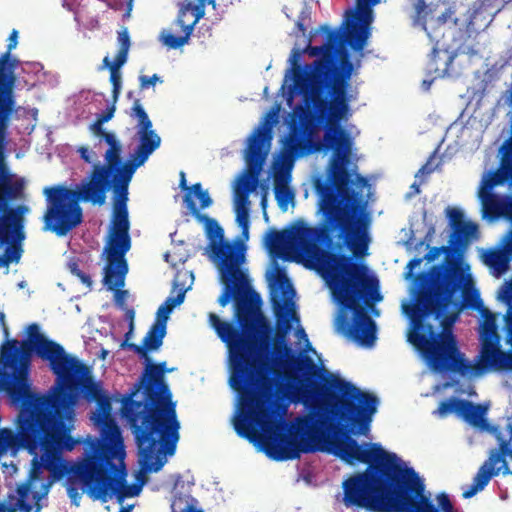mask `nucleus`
Masks as SVG:
<instances>
[{"label": "nucleus", "instance_id": "obj_1", "mask_svg": "<svg viewBox=\"0 0 512 512\" xmlns=\"http://www.w3.org/2000/svg\"><path fill=\"white\" fill-rule=\"evenodd\" d=\"M294 294L286 274L278 271L271 295L277 326L275 362L284 369L290 401L312 407L307 415L296 417L287 431L278 430L279 418L287 406L277 402L274 381L267 375L271 366L256 358L260 345L269 346L268 338L259 343L258 336H261L256 316L254 329L248 332L229 322L216 330L229 349L230 385L239 396V415L234 421V429L250 442L256 441L258 429L267 433L262 448L275 461L295 460L302 453L324 451L322 442L329 446L328 436L335 434L337 426L357 428L360 434L366 435L378 405L375 395L332 374L323 376L309 356L295 355L285 343V335L290 329L288 306Z\"/></svg>", "mask_w": 512, "mask_h": 512}, {"label": "nucleus", "instance_id": "obj_2", "mask_svg": "<svg viewBox=\"0 0 512 512\" xmlns=\"http://www.w3.org/2000/svg\"><path fill=\"white\" fill-rule=\"evenodd\" d=\"M350 434L358 430L341 425L329 437L330 451L349 465L368 464V468L342 483L346 507L377 512H439L424 496V484L411 467L404 466L396 454L380 444L359 445Z\"/></svg>", "mask_w": 512, "mask_h": 512}, {"label": "nucleus", "instance_id": "obj_3", "mask_svg": "<svg viewBox=\"0 0 512 512\" xmlns=\"http://www.w3.org/2000/svg\"><path fill=\"white\" fill-rule=\"evenodd\" d=\"M171 371L165 361H146L138 382L122 400V415L133 430L145 473L158 472L166 462L165 453L173 454L179 440L176 404L165 382Z\"/></svg>", "mask_w": 512, "mask_h": 512}, {"label": "nucleus", "instance_id": "obj_4", "mask_svg": "<svg viewBox=\"0 0 512 512\" xmlns=\"http://www.w3.org/2000/svg\"><path fill=\"white\" fill-rule=\"evenodd\" d=\"M288 93L290 99L296 95L302 96L303 105H298L294 109L300 123L291 125L289 134L282 142L281 150L298 158L320 151L323 147L333 150L327 180L317 179L315 191L319 198H322V190L324 191L326 186L334 200L342 201L346 208H353L355 195L348 187L351 180L346 167L353 139L340 124L351 115L350 104L346 103V110L340 116H334L330 104L331 97L325 95L326 104L322 107L308 100L306 92L295 84L289 85Z\"/></svg>", "mask_w": 512, "mask_h": 512}, {"label": "nucleus", "instance_id": "obj_5", "mask_svg": "<svg viewBox=\"0 0 512 512\" xmlns=\"http://www.w3.org/2000/svg\"><path fill=\"white\" fill-rule=\"evenodd\" d=\"M322 198H319L320 211L323 214V223L311 227L299 221L290 230H270L265 238L266 246L271 253L280 254L283 251L306 258L325 277L347 255L324 249L320 244H329L331 233L339 230V238L356 258L367 255L369 237V219L366 215L357 217L354 223H348L342 212L345 206L342 201L332 198L331 191L324 187Z\"/></svg>", "mask_w": 512, "mask_h": 512}, {"label": "nucleus", "instance_id": "obj_6", "mask_svg": "<svg viewBox=\"0 0 512 512\" xmlns=\"http://www.w3.org/2000/svg\"><path fill=\"white\" fill-rule=\"evenodd\" d=\"M320 29L326 34V41L320 46L309 45L306 49L310 56L318 57L312 67L299 65L301 52L293 49L290 57L292 84L302 88L308 100L318 105L326 104L325 95L331 97L333 115L340 116L346 110V103L350 104L347 89L352 72V64L349 61L343 63L342 71L335 66L339 46L346 42L345 31L341 33L327 25L321 26Z\"/></svg>", "mask_w": 512, "mask_h": 512}, {"label": "nucleus", "instance_id": "obj_7", "mask_svg": "<svg viewBox=\"0 0 512 512\" xmlns=\"http://www.w3.org/2000/svg\"><path fill=\"white\" fill-rule=\"evenodd\" d=\"M26 334L25 340H7L0 346V389L17 408L34 393L29 381L33 353L47 361L53 373L62 372L71 364V355L59 343L46 338L37 323L29 324Z\"/></svg>", "mask_w": 512, "mask_h": 512}, {"label": "nucleus", "instance_id": "obj_8", "mask_svg": "<svg viewBox=\"0 0 512 512\" xmlns=\"http://www.w3.org/2000/svg\"><path fill=\"white\" fill-rule=\"evenodd\" d=\"M13 116L0 114V268L19 263L26 238V216L30 207L26 204L28 181L11 171L7 162L9 127Z\"/></svg>", "mask_w": 512, "mask_h": 512}, {"label": "nucleus", "instance_id": "obj_9", "mask_svg": "<svg viewBox=\"0 0 512 512\" xmlns=\"http://www.w3.org/2000/svg\"><path fill=\"white\" fill-rule=\"evenodd\" d=\"M468 270L467 264L459 266L457 260H452L446 269L435 267L434 281L437 288L418 290L414 303L403 307L411 322V331L408 335L410 343L411 337L416 333L424 337L437 336L438 333L434 331L432 324L425 322V319L429 316H434L436 320L441 319L456 292L461 291L464 306L474 309L483 306L479 292L473 288Z\"/></svg>", "mask_w": 512, "mask_h": 512}, {"label": "nucleus", "instance_id": "obj_10", "mask_svg": "<svg viewBox=\"0 0 512 512\" xmlns=\"http://www.w3.org/2000/svg\"><path fill=\"white\" fill-rule=\"evenodd\" d=\"M325 278L340 304L353 312L352 322L347 324L345 334L363 346H372L377 327L362 303L369 305L370 302L382 300L377 278L368 275L366 265L354 262L348 255Z\"/></svg>", "mask_w": 512, "mask_h": 512}, {"label": "nucleus", "instance_id": "obj_11", "mask_svg": "<svg viewBox=\"0 0 512 512\" xmlns=\"http://www.w3.org/2000/svg\"><path fill=\"white\" fill-rule=\"evenodd\" d=\"M453 314L441 321L442 331L436 337L414 334L411 344L421 352L430 367L436 372H450L462 376L480 375L488 369L512 371V351H502L496 344H483L480 362L472 364L460 351L452 331V324L457 319Z\"/></svg>", "mask_w": 512, "mask_h": 512}, {"label": "nucleus", "instance_id": "obj_12", "mask_svg": "<svg viewBox=\"0 0 512 512\" xmlns=\"http://www.w3.org/2000/svg\"><path fill=\"white\" fill-rule=\"evenodd\" d=\"M136 169L123 164L118 172L110 178L113 189L112 219L108 241L104 247L106 265L104 266L103 284L108 290L116 291V303L123 305L126 291L118 290L124 286L128 272L126 253L131 248L129 235L130 222L128 217V187Z\"/></svg>", "mask_w": 512, "mask_h": 512}, {"label": "nucleus", "instance_id": "obj_13", "mask_svg": "<svg viewBox=\"0 0 512 512\" xmlns=\"http://www.w3.org/2000/svg\"><path fill=\"white\" fill-rule=\"evenodd\" d=\"M116 449L111 445L90 442V450L71 466V472L79 478L89 496L106 502L116 495L118 501L137 496L146 478L142 472L137 475L139 483L127 484L125 465L118 469L113 460Z\"/></svg>", "mask_w": 512, "mask_h": 512}, {"label": "nucleus", "instance_id": "obj_14", "mask_svg": "<svg viewBox=\"0 0 512 512\" xmlns=\"http://www.w3.org/2000/svg\"><path fill=\"white\" fill-rule=\"evenodd\" d=\"M42 194L45 198L42 229L57 237L67 236L83 223L81 202L103 205L106 201V193L90 181L74 188L66 184L46 186Z\"/></svg>", "mask_w": 512, "mask_h": 512}, {"label": "nucleus", "instance_id": "obj_15", "mask_svg": "<svg viewBox=\"0 0 512 512\" xmlns=\"http://www.w3.org/2000/svg\"><path fill=\"white\" fill-rule=\"evenodd\" d=\"M213 255L219 260L221 280L224 285L218 303L224 307L231 299L235 300V316L244 332L254 329L255 312L248 295H258L252 290L247 274L240 265L245 260L243 246L233 243L213 245Z\"/></svg>", "mask_w": 512, "mask_h": 512}, {"label": "nucleus", "instance_id": "obj_16", "mask_svg": "<svg viewBox=\"0 0 512 512\" xmlns=\"http://www.w3.org/2000/svg\"><path fill=\"white\" fill-rule=\"evenodd\" d=\"M271 139L270 131L263 127L257 128L248 138L245 161L250 179H243V187L238 186L235 190L236 222L244 239L249 237V194L255 188L257 177L269 152Z\"/></svg>", "mask_w": 512, "mask_h": 512}, {"label": "nucleus", "instance_id": "obj_17", "mask_svg": "<svg viewBox=\"0 0 512 512\" xmlns=\"http://www.w3.org/2000/svg\"><path fill=\"white\" fill-rule=\"evenodd\" d=\"M438 412L442 416L455 413L470 425L487 431L495 438L497 446H500L501 441L507 437V424L505 427L489 424L485 419L487 408L481 404H474L465 399L451 397L439 404Z\"/></svg>", "mask_w": 512, "mask_h": 512}, {"label": "nucleus", "instance_id": "obj_18", "mask_svg": "<svg viewBox=\"0 0 512 512\" xmlns=\"http://www.w3.org/2000/svg\"><path fill=\"white\" fill-rule=\"evenodd\" d=\"M206 5L216 6V0H197L196 4L185 1L179 9L175 23L181 27L182 36H175L171 33L162 35L163 43L172 49H177L187 44L194 31L195 25L205 15Z\"/></svg>", "mask_w": 512, "mask_h": 512}, {"label": "nucleus", "instance_id": "obj_19", "mask_svg": "<svg viewBox=\"0 0 512 512\" xmlns=\"http://www.w3.org/2000/svg\"><path fill=\"white\" fill-rule=\"evenodd\" d=\"M20 60L12 55V52L5 51L0 55V114L11 115L17 112V99L15 88L18 78V67Z\"/></svg>", "mask_w": 512, "mask_h": 512}, {"label": "nucleus", "instance_id": "obj_20", "mask_svg": "<svg viewBox=\"0 0 512 512\" xmlns=\"http://www.w3.org/2000/svg\"><path fill=\"white\" fill-rule=\"evenodd\" d=\"M103 140L109 145V148L104 155L106 166H94L90 182L99 189H102L104 193H107L112 185L110 180L111 174L118 172L123 166L120 158L122 145L112 132L110 134H105V138H103Z\"/></svg>", "mask_w": 512, "mask_h": 512}, {"label": "nucleus", "instance_id": "obj_21", "mask_svg": "<svg viewBox=\"0 0 512 512\" xmlns=\"http://www.w3.org/2000/svg\"><path fill=\"white\" fill-rule=\"evenodd\" d=\"M356 21L345 30V41L354 50L361 51L371 35L370 25L373 21L371 6H357Z\"/></svg>", "mask_w": 512, "mask_h": 512}, {"label": "nucleus", "instance_id": "obj_22", "mask_svg": "<svg viewBox=\"0 0 512 512\" xmlns=\"http://www.w3.org/2000/svg\"><path fill=\"white\" fill-rule=\"evenodd\" d=\"M441 253H445L444 261L441 264L433 265L430 268L429 272H422L418 275L417 279L419 281V290L437 288V284L434 281V276L436 275L434 271L435 267H443L444 269H446V266H448L452 260H457L459 266H464L466 264L463 262V260H461L458 254L455 253V249L452 247L450 243L447 246L431 248L425 254L424 259H426L428 262L434 261Z\"/></svg>", "mask_w": 512, "mask_h": 512}, {"label": "nucleus", "instance_id": "obj_23", "mask_svg": "<svg viewBox=\"0 0 512 512\" xmlns=\"http://www.w3.org/2000/svg\"><path fill=\"white\" fill-rule=\"evenodd\" d=\"M137 134L139 143L134 152L130 155V159L124 163L136 170L144 165L149 156L161 145L160 136L152 128L138 130Z\"/></svg>", "mask_w": 512, "mask_h": 512}, {"label": "nucleus", "instance_id": "obj_24", "mask_svg": "<svg viewBox=\"0 0 512 512\" xmlns=\"http://www.w3.org/2000/svg\"><path fill=\"white\" fill-rule=\"evenodd\" d=\"M500 457L497 453H493L492 449L488 453V458L479 467L477 473L473 477L472 484L462 493L463 498L473 497L477 492L483 490L490 480L501 473L498 463Z\"/></svg>", "mask_w": 512, "mask_h": 512}, {"label": "nucleus", "instance_id": "obj_25", "mask_svg": "<svg viewBox=\"0 0 512 512\" xmlns=\"http://www.w3.org/2000/svg\"><path fill=\"white\" fill-rule=\"evenodd\" d=\"M508 181L512 183V139L506 141L502 147L499 169L482 181L479 192H492L494 187Z\"/></svg>", "mask_w": 512, "mask_h": 512}, {"label": "nucleus", "instance_id": "obj_26", "mask_svg": "<svg viewBox=\"0 0 512 512\" xmlns=\"http://www.w3.org/2000/svg\"><path fill=\"white\" fill-rule=\"evenodd\" d=\"M442 4H444L443 0H417L413 16L414 24L420 25L425 31H427L426 23L428 19L436 18L439 25L452 20V16L455 11L451 7H448L443 13L436 16L435 13Z\"/></svg>", "mask_w": 512, "mask_h": 512}, {"label": "nucleus", "instance_id": "obj_27", "mask_svg": "<svg viewBox=\"0 0 512 512\" xmlns=\"http://www.w3.org/2000/svg\"><path fill=\"white\" fill-rule=\"evenodd\" d=\"M165 335L166 324H164L163 321H155L143 338L142 345L134 343H125V345H127V349L135 352L140 358L149 362L150 357L148 355V351L158 350L163 344Z\"/></svg>", "mask_w": 512, "mask_h": 512}, {"label": "nucleus", "instance_id": "obj_28", "mask_svg": "<svg viewBox=\"0 0 512 512\" xmlns=\"http://www.w3.org/2000/svg\"><path fill=\"white\" fill-rule=\"evenodd\" d=\"M184 202L186 207L191 212V214L201 223L205 224V230L208 238L211 240V250L213 251L214 244H222L228 243L227 241H223L224 231L219 223L207 216L206 214L200 213L199 209L196 207L194 200H192L190 193H186L184 195Z\"/></svg>", "mask_w": 512, "mask_h": 512}, {"label": "nucleus", "instance_id": "obj_29", "mask_svg": "<svg viewBox=\"0 0 512 512\" xmlns=\"http://www.w3.org/2000/svg\"><path fill=\"white\" fill-rule=\"evenodd\" d=\"M102 437L105 440L104 442H100L98 440H95V441L98 442L100 445L107 444V445H111L112 447H115V449H116V457L115 458H118L122 462L125 457V452L123 449V439L121 436L120 428L118 427V425L115 423L114 420L106 419L104 421L103 427H102ZM92 441L93 440H89L87 442L88 447L85 449L84 454L90 450V442H92Z\"/></svg>", "mask_w": 512, "mask_h": 512}, {"label": "nucleus", "instance_id": "obj_30", "mask_svg": "<svg viewBox=\"0 0 512 512\" xmlns=\"http://www.w3.org/2000/svg\"><path fill=\"white\" fill-rule=\"evenodd\" d=\"M33 461H34V457L31 460V469H30L29 477H28L27 481L20 484L17 487L18 498H16L14 495H9V497H8L10 501L15 500L16 501L15 504L10 505V506L6 505L5 512H17V510H19L20 512H31L32 511V505L27 502V499H28L29 493L31 492L32 482L40 479L42 470L44 469V468H42L41 472L37 474V477L33 478L32 477V472H33V467H34Z\"/></svg>", "mask_w": 512, "mask_h": 512}, {"label": "nucleus", "instance_id": "obj_31", "mask_svg": "<svg viewBox=\"0 0 512 512\" xmlns=\"http://www.w3.org/2000/svg\"><path fill=\"white\" fill-rule=\"evenodd\" d=\"M478 228L475 222L464 221L453 230L449 243L455 249V253L458 254L461 260H463V254L467 247L468 240L477 235Z\"/></svg>", "mask_w": 512, "mask_h": 512}, {"label": "nucleus", "instance_id": "obj_32", "mask_svg": "<svg viewBox=\"0 0 512 512\" xmlns=\"http://www.w3.org/2000/svg\"><path fill=\"white\" fill-rule=\"evenodd\" d=\"M347 171L350 173V180L351 182L348 184V187L354 192V206L353 208H345V210L342 212V217L348 222V223H354L355 219L361 215H366L368 219H370L369 214L365 211V203H363L361 200H358V194L351 188V185L353 183H356L360 187H365L368 183L367 179L360 175L355 174V181L352 179V173L347 169ZM371 220H369L370 222Z\"/></svg>", "mask_w": 512, "mask_h": 512}, {"label": "nucleus", "instance_id": "obj_33", "mask_svg": "<svg viewBox=\"0 0 512 512\" xmlns=\"http://www.w3.org/2000/svg\"><path fill=\"white\" fill-rule=\"evenodd\" d=\"M493 453L500 457L498 463L503 475H512V422L507 423V437L501 441L500 446L492 448Z\"/></svg>", "mask_w": 512, "mask_h": 512}, {"label": "nucleus", "instance_id": "obj_34", "mask_svg": "<svg viewBox=\"0 0 512 512\" xmlns=\"http://www.w3.org/2000/svg\"><path fill=\"white\" fill-rule=\"evenodd\" d=\"M483 262L496 276L505 273L509 268V258L503 250L490 249L483 254Z\"/></svg>", "mask_w": 512, "mask_h": 512}, {"label": "nucleus", "instance_id": "obj_35", "mask_svg": "<svg viewBox=\"0 0 512 512\" xmlns=\"http://www.w3.org/2000/svg\"><path fill=\"white\" fill-rule=\"evenodd\" d=\"M282 177L281 173L274 174V194L278 206L285 211L289 202L293 201L294 193L288 187L290 180H283Z\"/></svg>", "mask_w": 512, "mask_h": 512}, {"label": "nucleus", "instance_id": "obj_36", "mask_svg": "<svg viewBox=\"0 0 512 512\" xmlns=\"http://www.w3.org/2000/svg\"><path fill=\"white\" fill-rule=\"evenodd\" d=\"M479 199L487 216L498 218L502 215L503 201L495 193L479 192Z\"/></svg>", "mask_w": 512, "mask_h": 512}, {"label": "nucleus", "instance_id": "obj_37", "mask_svg": "<svg viewBox=\"0 0 512 512\" xmlns=\"http://www.w3.org/2000/svg\"><path fill=\"white\" fill-rule=\"evenodd\" d=\"M189 289V287L185 288L184 286H182L177 295L176 296H170L168 298H166V300L164 301V303L158 308L157 310V319L156 321H163L164 324H166L168 318H169V315L170 313L172 312V310L183 303L184 299H185V294L187 292V290Z\"/></svg>", "mask_w": 512, "mask_h": 512}, {"label": "nucleus", "instance_id": "obj_38", "mask_svg": "<svg viewBox=\"0 0 512 512\" xmlns=\"http://www.w3.org/2000/svg\"><path fill=\"white\" fill-rule=\"evenodd\" d=\"M297 158V156H294L293 154L280 149L278 160L275 166V174L281 173V175H283V180H290V173L293 168L294 161Z\"/></svg>", "mask_w": 512, "mask_h": 512}, {"label": "nucleus", "instance_id": "obj_39", "mask_svg": "<svg viewBox=\"0 0 512 512\" xmlns=\"http://www.w3.org/2000/svg\"><path fill=\"white\" fill-rule=\"evenodd\" d=\"M124 61H119L114 59V64L111 67L110 72V82L112 84V97L114 100V103L118 100L120 92H121V85H122V77L120 68L125 64Z\"/></svg>", "mask_w": 512, "mask_h": 512}, {"label": "nucleus", "instance_id": "obj_40", "mask_svg": "<svg viewBox=\"0 0 512 512\" xmlns=\"http://www.w3.org/2000/svg\"><path fill=\"white\" fill-rule=\"evenodd\" d=\"M130 116L138 120V130L152 128V121L140 103L139 99H135L131 108Z\"/></svg>", "mask_w": 512, "mask_h": 512}, {"label": "nucleus", "instance_id": "obj_41", "mask_svg": "<svg viewBox=\"0 0 512 512\" xmlns=\"http://www.w3.org/2000/svg\"><path fill=\"white\" fill-rule=\"evenodd\" d=\"M118 42L120 44V48L114 59L126 62L130 48V36L126 28L118 32Z\"/></svg>", "mask_w": 512, "mask_h": 512}, {"label": "nucleus", "instance_id": "obj_42", "mask_svg": "<svg viewBox=\"0 0 512 512\" xmlns=\"http://www.w3.org/2000/svg\"><path fill=\"white\" fill-rule=\"evenodd\" d=\"M187 193H190L192 199L193 195L199 199L201 209H205L212 204V199L209 196L208 191L202 189L201 183L193 184Z\"/></svg>", "mask_w": 512, "mask_h": 512}, {"label": "nucleus", "instance_id": "obj_43", "mask_svg": "<svg viewBox=\"0 0 512 512\" xmlns=\"http://www.w3.org/2000/svg\"><path fill=\"white\" fill-rule=\"evenodd\" d=\"M67 266L70 273L79 278L83 284H85L88 287L92 285V280L90 276L79 268V265L76 261L69 262Z\"/></svg>", "mask_w": 512, "mask_h": 512}, {"label": "nucleus", "instance_id": "obj_44", "mask_svg": "<svg viewBox=\"0 0 512 512\" xmlns=\"http://www.w3.org/2000/svg\"><path fill=\"white\" fill-rule=\"evenodd\" d=\"M446 214L449 219L450 226L453 228V230L464 222V214L458 208L449 207L446 210Z\"/></svg>", "mask_w": 512, "mask_h": 512}, {"label": "nucleus", "instance_id": "obj_45", "mask_svg": "<svg viewBox=\"0 0 512 512\" xmlns=\"http://www.w3.org/2000/svg\"><path fill=\"white\" fill-rule=\"evenodd\" d=\"M62 463L65 465V469H66V472L62 476H60L59 478H56V477H54V475L51 472H50V474L52 475L53 479H55V480L62 478L65 474L71 475L69 477V485L67 487V492H68L69 497L71 499L75 500L76 497L78 496V488L73 485V481H72V477H75V475L70 471L71 467L70 468L67 467V464L63 458H62ZM76 478L79 480V478L77 476H76Z\"/></svg>", "mask_w": 512, "mask_h": 512}, {"label": "nucleus", "instance_id": "obj_46", "mask_svg": "<svg viewBox=\"0 0 512 512\" xmlns=\"http://www.w3.org/2000/svg\"><path fill=\"white\" fill-rule=\"evenodd\" d=\"M115 110H116V107H115V103L113 102V104L111 106H108L101 114L97 115L96 125L97 126L103 125L104 123L111 120L114 116Z\"/></svg>", "mask_w": 512, "mask_h": 512}, {"label": "nucleus", "instance_id": "obj_47", "mask_svg": "<svg viewBox=\"0 0 512 512\" xmlns=\"http://www.w3.org/2000/svg\"><path fill=\"white\" fill-rule=\"evenodd\" d=\"M157 82H162L160 77L157 74H153L152 76L141 75L139 76L140 89L145 90L150 86L155 85Z\"/></svg>", "mask_w": 512, "mask_h": 512}, {"label": "nucleus", "instance_id": "obj_48", "mask_svg": "<svg viewBox=\"0 0 512 512\" xmlns=\"http://www.w3.org/2000/svg\"><path fill=\"white\" fill-rule=\"evenodd\" d=\"M94 402H96L99 411L103 414H109L111 410V402L105 392L102 393Z\"/></svg>", "mask_w": 512, "mask_h": 512}, {"label": "nucleus", "instance_id": "obj_49", "mask_svg": "<svg viewBox=\"0 0 512 512\" xmlns=\"http://www.w3.org/2000/svg\"><path fill=\"white\" fill-rule=\"evenodd\" d=\"M437 500L443 512H454L453 504L446 493L439 494Z\"/></svg>", "mask_w": 512, "mask_h": 512}, {"label": "nucleus", "instance_id": "obj_50", "mask_svg": "<svg viewBox=\"0 0 512 512\" xmlns=\"http://www.w3.org/2000/svg\"><path fill=\"white\" fill-rule=\"evenodd\" d=\"M512 221V197H507L503 200L502 215Z\"/></svg>", "mask_w": 512, "mask_h": 512}, {"label": "nucleus", "instance_id": "obj_51", "mask_svg": "<svg viewBox=\"0 0 512 512\" xmlns=\"http://www.w3.org/2000/svg\"><path fill=\"white\" fill-rule=\"evenodd\" d=\"M208 320H209V324H210V326H211L215 331H216V330H218V329L221 327V325H223V324L225 323V321H222V320L220 319V317H219L217 314L212 313V312H211V313H209V315H208Z\"/></svg>", "mask_w": 512, "mask_h": 512}, {"label": "nucleus", "instance_id": "obj_52", "mask_svg": "<svg viewBox=\"0 0 512 512\" xmlns=\"http://www.w3.org/2000/svg\"><path fill=\"white\" fill-rule=\"evenodd\" d=\"M18 44V31L13 29L8 38L6 51L12 52Z\"/></svg>", "mask_w": 512, "mask_h": 512}, {"label": "nucleus", "instance_id": "obj_53", "mask_svg": "<svg viewBox=\"0 0 512 512\" xmlns=\"http://www.w3.org/2000/svg\"><path fill=\"white\" fill-rule=\"evenodd\" d=\"M505 298L508 302H512V280L507 284L506 290H505ZM507 321H512V306L510 307L508 313H507Z\"/></svg>", "mask_w": 512, "mask_h": 512}, {"label": "nucleus", "instance_id": "obj_54", "mask_svg": "<svg viewBox=\"0 0 512 512\" xmlns=\"http://www.w3.org/2000/svg\"><path fill=\"white\" fill-rule=\"evenodd\" d=\"M5 318H6L5 313L0 312V327L2 329L3 336L5 337V341H7V340H10L9 339L10 333H9V328L6 324Z\"/></svg>", "mask_w": 512, "mask_h": 512}, {"label": "nucleus", "instance_id": "obj_55", "mask_svg": "<svg viewBox=\"0 0 512 512\" xmlns=\"http://www.w3.org/2000/svg\"><path fill=\"white\" fill-rule=\"evenodd\" d=\"M78 152L80 153L81 158L85 162H87V163H91L92 162L91 151L87 147H80L78 149Z\"/></svg>", "mask_w": 512, "mask_h": 512}, {"label": "nucleus", "instance_id": "obj_56", "mask_svg": "<svg viewBox=\"0 0 512 512\" xmlns=\"http://www.w3.org/2000/svg\"><path fill=\"white\" fill-rule=\"evenodd\" d=\"M434 154L430 157V159L419 169V173L421 174H430L434 171V168L431 166V160Z\"/></svg>", "mask_w": 512, "mask_h": 512}, {"label": "nucleus", "instance_id": "obj_57", "mask_svg": "<svg viewBox=\"0 0 512 512\" xmlns=\"http://www.w3.org/2000/svg\"><path fill=\"white\" fill-rule=\"evenodd\" d=\"M125 317L129 321V326H131V330H134L135 311L132 308L126 309Z\"/></svg>", "mask_w": 512, "mask_h": 512}, {"label": "nucleus", "instance_id": "obj_58", "mask_svg": "<svg viewBox=\"0 0 512 512\" xmlns=\"http://www.w3.org/2000/svg\"><path fill=\"white\" fill-rule=\"evenodd\" d=\"M102 126L103 125L97 126L96 121H95L93 124V130L96 135H98L99 137H101L103 139V138H105V134H110L111 132L105 131Z\"/></svg>", "mask_w": 512, "mask_h": 512}, {"label": "nucleus", "instance_id": "obj_59", "mask_svg": "<svg viewBox=\"0 0 512 512\" xmlns=\"http://www.w3.org/2000/svg\"><path fill=\"white\" fill-rule=\"evenodd\" d=\"M179 186L181 189L186 190L187 192L190 190V187L187 186L186 175L183 171L180 172V183Z\"/></svg>", "mask_w": 512, "mask_h": 512}, {"label": "nucleus", "instance_id": "obj_60", "mask_svg": "<svg viewBox=\"0 0 512 512\" xmlns=\"http://www.w3.org/2000/svg\"><path fill=\"white\" fill-rule=\"evenodd\" d=\"M181 512H203V510L194 507L192 504L186 503L185 506L181 508Z\"/></svg>", "mask_w": 512, "mask_h": 512}, {"label": "nucleus", "instance_id": "obj_61", "mask_svg": "<svg viewBox=\"0 0 512 512\" xmlns=\"http://www.w3.org/2000/svg\"><path fill=\"white\" fill-rule=\"evenodd\" d=\"M43 495H40L38 492L33 493V499L35 500V510L34 512H40L41 506L39 504V501L41 500Z\"/></svg>", "mask_w": 512, "mask_h": 512}, {"label": "nucleus", "instance_id": "obj_62", "mask_svg": "<svg viewBox=\"0 0 512 512\" xmlns=\"http://www.w3.org/2000/svg\"><path fill=\"white\" fill-rule=\"evenodd\" d=\"M422 262V259L421 258H413L409 261L407 267L410 268L411 270L417 266H419Z\"/></svg>", "mask_w": 512, "mask_h": 512}, {"label": "nucleus", "instance_id": "obj_63", "mask_svg": "<svg viewBox=\"0 0 512 512\" xmlns=\"http://www.w3.org/2000/svg\"><path fill=\"white\" fill-rule=\"evenodd\" d=\"M378 2V0H357V6H371Z\"/></svg>", "mask_w": 512, "mask_h": 512}, {"label": "nucleus", "instance_id": "obj_64", "mask_svg": "<svg viewBox=\"0 0 512 512\" xmlns=\"http://www.w3.org/2000/svg\"><path fill=\"white\" fill-rule=\"evenodd\" d=\"M102 63H103V67L108 68L109 71L111 72V67L114 64V60L110 61L109 57L105 56Z\"/></svg>", "mask_w": 512, "mask_h": 512}]
</instances>
